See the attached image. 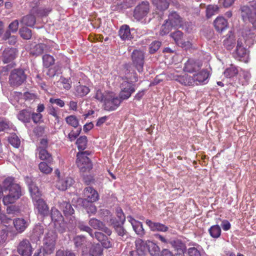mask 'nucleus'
Returning a JSON list of instances; mask_svg holds the SVG:
<instances>
[{"label": "nucleus", "mask_w": 256, "mask_h": 256, "mask_svg": "<svg viewBox=\"0 0 256 256\" xmlns=\"http://www.w3.org/2000/svg\"><path fill=\"white\" fill-rule=\"evenodd\" d=\"M93 202L85 203L84 205L88 214H94L96 212V206L92 204Z\"/></svg>", "instance_id": "0e129e2a"}, {"label": "nucleus", "mask_w": 256, "mask_h": 256, "mask_svg": "<svg viewBox=\"0 0 256 256\" xmlns=\"http://www.w3.org/2000/svg\"><path fill=\"white\" fill-rule=\"evenodd\" d=\"M155 237L156 238L160 240L162 242L168 244H170L172 246L177 249L178 251L180 252H180L183 253V250L184 248V244L180 242L178 240H169L166 238L164 236L159 234H156L155 235Z\"/></svg>", "instance_id": "ddd939ff"}, {"label": "nucleus", "mask_w": 256, "mask_h": 256, "mask_svg": "<svg viewBox=\"0 0 256 256\" xmlns=\"http://www.w3.org/2000/svg\"><path fill=\"white\" fill-rule=\"evenodd\" d=\"M84 200H82L83 205L85 203L94 202L98 199V192L92 188L88 186L84 190Z\"/></svg>", "instance_id": "1a4fd4ad"}, {"label": "nucleus", "mask_w": 256, "mask_h": 256, "mask_svg": "<svg viewBox=\"0 0 256 256\" xmlns=\"http://www.w3.org/2000/svg\"><path fill=\"white\" fill-rule=\"evenodd\" d=\"M170 36L174 40V42L178 46L182 44V41L184 39L183 33L180 30H177L170 34Z\"/></svg>", "instance_id": "de8ad7c7"}, {"label": "nucleus", "mask_w": 256, "mask_h": 256, "mask_svg": "<svg viewBox=\"0 0 256 256\" xmlns=\"http://www.w3.org/2000/svg\"><path fill=\"white\" fill-rule=\"evenodd\" d=\"M16 56V50L14 48H7L3 53L2 62L4 64H8L12 61Z\"/></svg>", "instance_id": "a878e982"}, {"label": "nucleus", "mask_w": 256, "mask_h": 256, "mask_svg": "<svg viewBox=\"0 0 256 256\" xmlns=\"http://www.w3.org/2000/svg\"><path fill=\"white\" fill-rule=\"evenodd\" d=\"M90 91L88 87L80 84L75 88V95L77 96L82 97L86 96Z\"/></svg>", "instance_id": "473e14b6"}, {"label": "nucleus", "mask_w": 256, "mask_h": 256, "mask_svg": "<svg viewBox=\"0 0 256 256\" xmlns=\"http://www.w3.org/2000/svg\"><path fill=\"white\" fill-rule=\"evenodd\" d=\"M56 233L54 230H50L46 233L44 238V241L52 244H56Z\"/></svg>", "instance_id": "a18cd8bd"}, {"label": "nucleus", "mask_w": 256, "mask_h": 256, "mask_svg": "<svg viewBox=\"0 0 256 256\" xmlns=\"http://www.w3.org/2000/svg\"><path fill=\"white\" fill-rule=\"evenodd\" d=\"M172 27L174 26H172V24L169 23L168 21L166 20L165 23L163 24L160 28V34L161 36H164L168 34L171 30Z\"/></svg>", "instance_id": "603ef678"}, {"label": "nucleus", "mask_w": 256, "mask_h": 256, "mask_svg": "<svg viewBox=\"0 0 256 256\" xmlns=\"http://www.w3.org/2000/svg\"><path fill=\"white\" fill-rule=\"evenodd\" d=\"M88 140L86 136H80L76 141V144L80 151L85 150L87 146Z\"/></svg>", "instance_id": "ea45409f"}, {"label": "nucleus", "mask_w": 256, "mask_h": 256, "mask_svg": "<svg viewBox=\"0 0 256 256\" xmlns=\"http://www.w3.org/2000/svg\"><path fill=\"white\" fill-rule=\"evenodd\" d=\"M238 73V68L234 66H231L230 67L226 68L224 72L225 76L228 78L234 76H236Z\"/></svg>", "instance_id": "864d4df0"}, {"label": "nucleus", "mask_w": 256, "mask_h": 256, "mask_svg": "<svg viewBox=\"0 0 256 256\" xmlns=\"http://www.w3.org/2000/svg\"><path fill=\"white\" fill-rule=\"evenodd\" d=\"M128 221L131 224L133 229L137 234L142 236L144 234V230L142 227V224L133 218L131 216L127 217Z\"/></svg>", "instance_id": "412c9836"}, {"label": "nucleus", "mask_w": 256, "mask_h": 256, "mask_svg": "<svg viewBox=\"0 0 256 256\" xmlns=\"http://www.w3.org/2000/svg\"><path fill=\"white\" fill-rule=\"evenodd\" d=\"M236 58L239 60H244L248 56L246 49L243 46L242 40L239 38L237 42V45L235 52L234 54Z\"/></svg>", "instance_id": "f8f14e48"}, {"label": "nucleus", "mask_w": 256, "mask_h": 256, "mask_svg": "<svg viewBox=\"0 0 256 256\" xmlns=\"http://www.w3.org/2000/svg\"><path fill=\"white\" fill-rule=\"evenodd\" d=\"M146 222L150 230L154 232L158 231L165 232L168 229V228L166 226L160 222H152L150 220H146Z\"/></svg>", "instance_id": "5701e85b"}, {"label": "nucleus", "mask_w": 256, "mask_h": 256, "mask_svg": "<svg viewBox=\"0 0 256 256\" xmlns=\"http://www.w3.org/2000/svg\"><path fill=\"white\" fill-rule=\"evenodd\" d=\"M124 73V76L122 77L124 81H127L132 84L138 81V77L136 74L134 70H132L130 65H125Z\"/></svg>", "instance_id": "2eb2a0df"}, {"label": "nucleus", "mask_w": 256, "mask_h": 256, "mask_svg": "<svg viewBox=\"0 0 256 256\" xmlns=\"http://www.w3.org/2000/svg\"><path fill=\"white\" fill-rule=\"evenodd\" d=\"M29 190L33 202L42 199L41 198L42 194L40 192L38 187L34 184L32 183L29 185Z\"/></svg>", "instance_id": "c85d7f7f"}, {"label": "nucleus", "mask_w": 256, "mask_h": 256, "mask_svg": "<svg viewBox=\"0 0 256 256\" xmlns=\"http://www.w3.org/2000/svg\"><path fill=\"white\" fill-rule=\"evenodd\" d=\"M20 36L26 40H28L32 37L31 30L26 27L20 29Z\"/></svg>", "instance_id": "4d7b16f0"}, {"label": "nucleus", "mask_w": 256, "mask_h": 256, "mask_svg": "<svg viewBox=\"0 0 256 256\" xmlns=\"http://www.w3.org/2000/svg\"><path fill=\"white\" fill-rule=\"evenodd\" d=\"M44 232V226L42 225H36L32 231V236L36 239H39Z\"/></svg>", "instance_id": "79ce46f5"}, {"label": "nucleus", "mask_w": 256, "mask_h": 256, "mask_svg": "<svg viewBox=\"0 0 256 256\" xmlns=\"http://www.w3.org/2000/svg\"><path fill=\"white\" fill-rule=\"evenodd\" d=\"M118 34L119 36L122 40H128L132 38L130 28L128 25L122 26L119 30Z\"/></svg>", "instance_id": "cd10ccee"}, {"label": "nucleus", "mask_w": 256, "mask_h": 256, "mask_svg": "<svg viewBox=\"0 0 256 256\" xmlns=\"http://www.w3.org/2000/svg\"><path fill=\"white\" fill-rule=\"evenodd\" d=\"M60 209L62 210L66 216H72L74 213V210L71 204L66 201L58 202Z\"/></svg>", "instance_id": "393cba45"}, {"label": "nucleus", "mask_w": 256, "mask_h": 256, "mask_svg": "<svg viewBox=\"0 0 256 256\" xmlns=\"http://www.w3.org/2000/svg\"><path fill=\"white\" fill-rule=\"evenodd\" d=\"M136 252H130V256H133L138 254V256H142L148 252V242H144L141 239H138L136 240Z\"/></svg>", "instance_id": "4468645a"}, {"label": "nucleus", "mask_w": 256, "mask_h": 256, "mask_svg": "<svg viewBox=\"0 0 256 256\" xmlns=\"http://www.w3.org/2000/svg\"><path fill=\"white\" fill-rule=\"evenodd\" d=\"M120 88L121 90L119 96L122 100L128 98L136 90L135 86L127 81H124L121 84Z\"/></svg>", "instance_id": "6e6552de"}, {"label": "nucleus", "mask_w": 256, "mask_h": 256, "mask_svg": "<svg viewBox=\"0 0 256 256\" xmlns=\"http://www.w3.org/2000/svg\"><path fill=\"white\" fill-rule=\"evenodd\" d=\"M26 75L22 69H14L9 76V83L12 86H18L26 80Z\"/></svg>", "instance_id": "7ed1b4c3"}, {"label": "nucleus", "mask_w": 256, "mask_h": 256, "mask_svg": "<svg viewBox=\"0 0 256 256\" xmlns=\"http://www.w3.org/2000/svg\"><path fill=\"white\" fill-rule=\"evenodd\" d=\"M89 224L94 229L102 230L108 236H110L112 234L110 229L106 227L102 222L96 218L90 219L89 221Z\"/></svg>", "instance_id": "6ab92c4d"}, {"label": "nucleus", "mask_w": 256, "mask_h": 256, "mask_svg": "<svg viewBox=\"0 0 256 256\" xmlns=\"http://www.w3.org/2000/svg\"><path fill=\"white\" fill-rule=\"evenodd\" d=\"M224 44L228 50H232L235 44L234 36H230L228 38L224 40Z\"/></svg>", "instance_id": "6e6d98bb"}, {"label": "nucleus", "mask_w": 256, "mask_h": 256, "mask_svg": "<svg viewBox=\"0 0 256 256\" xmlns=\"http://www.w3.org/2000/svg\"><path fill=\"white\" fill-rule=\"evenodd\" d=\"M210 74L207 70H202L194 74V80L196 85L206 84L208 82Z\"/></svg>", "instance_id": "a211bd4d"}, {"label": "nucleus", "mask_w": 256, "mask_h": 256, "mask_svg": "<svg viewBox=\"0 0 256 256\" xmlns=\"http://www.w3.org/2000/svg\"><path fill=\"white\" fill-rule=\"evenodd\" d=\"M74 242L76 248H86L85 246L88 245L86 238L82 236H77L74 238Z\"/></svg>", "instance_id": "f704fd0d"}, {"label": "nucleus", "mask_w": 256, "mask_h": 256, "mask_svg": "<svg viewBox=\"0 0 256 256\" xmlns=\"http://www.w3.org/2000/svg\"><path fill=\"white\" fill-rule=\"evenodd\" d=\"M218 11V7L216 5H209L206 10V14L208 18H210L213 15L217 14Z\"/></svg>", "instance_id": "3c124183"}, {"label": "nucleus", "mask_w": 256, "mask_h": 256, "mask_svg": "<svg viewBox=\"0 0 256 256\" xmlns=\"http://www.w3.org/2000/svg\"><path fill=\"white\" fill-rule=\"evenodd\" d=\"M174 27H181L183 25V20L182 18L176 12H171L168 16L167 20Z\"/></svg>", "instance_id": "4be33fe9"}, {"label": "nucleus", "mask_w": 256, "mask_h": 256, "mask_svg": "<svg viewBox=\"0 0 256 256\" xmlns=\"http://www.w3.org/2000/svg\"><path fill=\"white\" fill-rule=\"evenodd\" d=\"M38 150V157L42 160H46L50 163L52 161L51 154L48 152L46 148H42Z\"/></svg>", "instance_id": "58836bf2"}, {"label": "nucleus", "mask_w": 256, "mask_h": 256, "mask_svg": "<svg viewBox=\"0 0 256 256\" xmlns=\"http://www.w3.org/2000/svg\"><path fill=\"white\" fill-rule=\"evenodd\" d=\"M52 11V8L50 6L48 8L41 7L39 8H33L31 10V12L33 14H36L38 16H45Z\"/></svg>", "instance_id": "7c9ffc66"}, {"label": "nucleus", "mask_w": 256, "mask_h": 256, "mask_svg": "<svg viewBox=\"0 0 256 256\" xmlns=\"http://www.w3.org/2000/svg\"><path fill=\"white\" fill-rule=\"evenodd\" d=\"M42 62L44 66L48 68L54 64V59L50 54H44L42 56Z\"/></svg>", "instance_id": "8fccbe9b"}, {"label": "nucleus", "mask_w": 256, "mask_h": 256, "mask_svg": "<svg viewBox=\"0 0 256 256\" xmlns=\"http://www.w3.org/2000/svg\"><path fill=\"white\" fill-rule=\"evenodd\" d=\"M56 244H52L44 241L43 246L44 254H50L52 253L54 250Z\"/></svg>", "instance_id": "09e8293b"}, {"label": "nucleus", "mask_w": 256, "mask_h": 256, "mask_svg": "<svg viewBox=\"0 0 256 256\" xmlns=\"http://www.w3.org/2000/svg\"><path fill=\"white\" fill-rule=\"evenodd\" d=\"M3 188L6 196L3 198L4 205L14 202L22 195L20 186L15 182L12 178H8L3 182Z\"/></svg>", "instance_id": "f257e3e1"}, {"label": "nucleus", "mask_w": 256, "mask_h": 256, "mask_svg": "<svg viewBox=\"0 0 256 256\" xmlns=\"http://www.w3.org/2000/svg\"><path fill=\"white\" fill-rule=\"evenodd\" d=\"M109 94V92H103L100 90L98 89L96 91L94 97L99 102H104V103L107 96Z\"/></svg>", "instance_id": "37998d69"}, {"label": "nucleus", "mask_w": 256, "mask_h": 256, "mask_svg": "<svg viewBox=\"0 0 256 256\" xmlns=\"http://www.w3.org/2000/svg\"><path fill=\"white\" fill-rule=\"evenodd\" d=\"M132 64L139 72L143 71L144 56V52L139 50H134L132 54Z\"/></svg>", "instance_id": "39448f33"}, {"label": "nucleus", "mask_w": 256, "mask_h": 256, "mask_svg": "<svg viewBox=\"0 0 256 256\" xmlns=\"http://www.w3.org/2000/svg\"><path fill=\"white\" fill-rule=\"evenodd\" d=\"M8 235V228L6 226H4L0 230V244H3L6 241Z\"/></svg>", "instance_id": "e2e57ef3"}, {"label": "nucleus", "mask_w": 256, "mask_h": 256, "mask_svg": "<svg viewBox=\"0 0 256 256\" xmlns=\"http://www.w3.org/2000/svg\"><path fill=\"white\" fill-rule=\"evenodd\" d=\"M88 152H82L77 154L76 164L81 172H89L92 168V164L89 158L85 156Z\"/></svg>", "instance_id": "f03ea898"}, {"label": "nucleus", "mask_w": 256, "mask_h": 256, "mask_svg": "<svg viewBox=\"0 0 256 256\" xmlns=\"http://www.w3.org/2000/svg\"><path fill=\"white\" fill-rule=\"evenodd\" d=\"M18 251L22 256H31L32 248L30 242L27 240L20 242L18 247Z\"/></svg>", "instance_id": "9b49d317"}, {"label": "nucleus", "mask_w": 256, "mask_h": 256, "mask_svg": "<svg viewBox=\"0 0 256 256\" xmlns=\"http://www.w3.org/2000/svg\"><path fill=\"white\" fill-rule=\"evenodd\" d=\"M120 102V98L116 96L112 92H110L105 100L104 108L108 111L114 110L118 108Z\"/></svg>", "instance_id": "423d86ee"}, {"label": "nucleus", "mask_w": 256, "mask_h": 256, "mask_svg": "<svg viewBox=\"0 0 256 256\" xmlns=\"http://www.w3.org/2000/svg\"><path fill=\"white\" fill-rule=\"evenodd\" d=\"M51 218L52 221L56 226L57 224H59L63 229L65 228V224L64 223V218L61 213L55 208H52L51 210Z\"/></svg>", "instance_id": "f3484780"}, {"label": "nucleus", "mask_w": 256, "mask_h": 256, "mask_svg": "<svg viewBox=\"0 0 256 256\" xmlns=\"http://www.w3.org/2000/svg\"><path fill=\"white\" fill-rule=\"evenodd\" d=\"M242 16L244 21H249L254 26L256 25V6H243L241 8Z\"/></svg>", "instance_id": "20e7f679"}, {"label": "nucleus", "mask_w": 256, "mask_h": 256, "mask_svg": "<svg viewBox=\"0 0 256 256\" xmlns=\"http://www.w3.org/2000/svg\"><path fill=\"white\" fill-rule=\"evenodd\" d=\"M34 14L31 12V14L24 16L20 21L21 23L28 26H33L36 23V18Z\"/></svg>", "instance_id": "72a5a7b5"}, {"label": "nucleus", "mask_w": 256, "mask_h": 256, "mask_svg": "<svg viewBox=\"0 0 256 256\" xmlns=\"http://www.w3.org/2000/svg\"><path fill=\"white\" fill-rule=\"evenodd\" d=\"M74 182V180L70 177H62L56 180V186L60 190H65L70 187Z\"/></svg>", "instance_id": "dca6fc26"}, {"label": "nucleus", "mask_w": 256, "mask_h": 256, "mask_svg": "<svg viewBox=\"0 0 256 256\" xmlns=\"http://www.w3.org/2000/svg\"><path fill=\"white\" fill-rule=\"evenodd\" d=\"M66 123L69 126L76 128L79 126V120L74 115H70L66 118Z\"/></svg>", "instance_id": "4c0bfd02"}, {"label": "nucleus", "mask_w": 256, "mask_h": 256, "mask_svg": "<svg viewBox=\"0 0 256 256\" xmlns=\"http://www.w3.org/2000/svg\"><path fill=\"white\" fill-rule=\"evenodd\" d=\"M56 256H76L75 254L71 250H58L56 252Z\"/></svg>", "instance_id": "774afa93"}, {"label": "nucleus", "mask_w": 256, "mask_h": 256, "mask_svg": "<svg viewBox=\"0 0 256 256\" xmlns=\"http://www.w3.org/2000/svg\"><path fill=\"white\" fill-rule=\"evenodd\" d=\"M161 46V42L159 41H154L150 46V52L151 54L157 51Z\"/></svg>", "instance_id": "69168bd1"}, {"label": "nucleus", "mask_w": 256, "mask_h": 256, "mask_svg": "<svg viewBox=\"0 0 256 256\" xmlns=\"http://www.w3.org/2000/svg\"><path fill=\"white\" fill-rule=\"evenodd\" d=\"M152 2L157 10L160 11L166 10L169 6L168 2L166 0H152Z\"/></svg>", "instance_id": "e433bc0d"}, {"label": "nucleus", "mask_w": 256, "mask_h": 256, "mask_svg": "<svg viewBox=\"0 0 256 256\" xmlns=\"http://www.w3.org/2000/svg\"><path fill=\"white\" fill-rule=\"evenodd\" d=\"M148 252H149L152 256H158L160 248L156 244L148 241Z\"/></svg>", "instance_id": "c9c22d12"}, {"label": "nucleus", "mask_w": 256, "mask_h": 256, "mask_svg": "<svg viewBox=\"0 0 256 256\" xmlns=\"http://www.w3.org/2000/svg\"><path fill=\"white\" fill-rule=\"evenodd\" d=\"M32 112L28 110H20L17 116L18 118L24 123H28L30 121Z\"/></svg>", "instance_id": "c756f323"}, {"label": "nucleus", "mask_w": 256, "mask_h": 256, "mask_svg": "<svg viewBox=\"0 0 256 256\" xmlns=\"http://www.w3.org/2000/svg\"><path fill=\"white\" fill-rule=\"evenodd\" d=\"M9 142L15 148H18L20 146V140L19 138L15 134H12L8 138Z\"/></svg>", "instance_id": "bf43d9fd"}, {"label": "nucleus", "mask_w": 256, "mask_h": 256, "mask_svg": "<svg viewBox=\"0 0 256 256\" xmlns=\"http://www.w3.org/2000/svg\"><path fill=\"white\" fill-rule=\"evenodd\" d=\"M82 131L81 128H78L76 130L74 131L72 130L68 134V138L70 142L74 140L77 137L80 135Z\"/></svg>", "instance_id": "680f3d73"}, {"label": "nucleus", "mask_w": 256, "mask_h": 256, "mask_svg": "<svg viewBox=\"0 0 256 256\" xmlns=\"http://www.w3.org/2000/svg\"><path fill=\"white\" fill-rule=\"evenodd\" d=\"M114 228L119 236H120L122 238H124V236H128L127 232L122 226V224H114Z\"/></svg>", "instance_id": "49530a36"}, {"label": "nucleus", "mask_w": 256, "mask_h": 256, "mask_svg": "<svg viewBox=\"0 0 256 256\" xmlns=\"http://www.w3.org/2000/svg\"><path fill=\"white\" fill-rule=\"evenodd\" d=\"M210 236L213 238H218L221 234V228L218 225L212 226L208 230Z\"/></svg>", "instance_id": "a19ab883"}, {"label": "nucleus", "mask_w": 256, "mask_h": 256, "mask_svg": "<svg viewBox=\"0 0 256 256\" xmlns=\"http://www.w3.org/2000/svg\"><path fill=\"white\" fill-rule=\"evenodd\" d=\"M202 64L199 62L190 59L185 64L184 70L188 72H196L200 68Z\"/></svg>", "instance_id": "aec40b11"}, {"label": "nucleus", "mask_w": 256, "mask_h": 256, "mask_svg": "<svg viewBox=\"0 0 256 256\" xmlns=\"http://www.w3.org/2000/svg\"><path fill=\"white\" fill-rule=\"evenodd\" d=\"M188 256H202L200 251L194 247L190 248L188 250Z\"/></svg>", "instance_id": "338daca9"}, {"label": "nucleus", "mask_w": 256, "mask_h": 256, "mask_svg": "<svg viewBox=\"0 0 256 256\" xmlns=\"http://www.w3.org/2000/svg\"><path fill=\"white\" fill-rule=\"evenodd\" d=\"M149 10V3L143 2L135 8L133 16L136 20H140L146 16Z\"/></svg>", "instance_id": "0eeeda50"}, {"label": "nucleus", "mask_w": 256, "mask_h": 256, "mask_svg": "<svg viewBox=\"0 0 256 256\" xmlns=\"http://www.w3.org/2000/svg\"><path fill=\"white\" fill-rule=\"evenodd\" d=\"M180 81L184 85H193L195 83L194 75L193 76H190L185 74L180 78Z\"/></svg>", "instance_id": "c03bdc74"}, {"label": "nucleus", "mask_w": 256, "mask_h": 256, "mask_svg": "<svg viewBox=\"0 0 256 256\" xmlns=\"http://www.w3.org/2000/svg\"><path fill=\"white\" fill-rule=\"evenodd\" d=\"M102 254V249L100 244H92L87 250L86 248H82V256H101Z\"/></svg>", "instance_id": "9d476101"}, {"label": "nucleus", "mask_w": 256, "mask_h": 256, "mask_svg": "<svg viewBox=\"0 0 256 256\" xmlns=\"http://www.w3.org/2000/svg\"><path fill=\"white\" fill-rule=\"evenodd\" d=\"M13 224L16 230L21 232L26 229L28 226V222L23 218H17L13 220Z\"/></svg>", "instance_id": "2f4dec72"}, {"label": "nucleus", "mask_w": 256, "mask_h": 256, "mask_svg": "<svg viewBox=\"0 0 256 256\" xmlns=\"http://www.w3.org/2000/svg\"><path fill=\"white\" fill-rule=\"evenodd\" d=\"M33 202L40 214L44 216L48 214V208L43 199L39 200Z\"/></svg>", "instance_id": "b1692460"}, {"label": "nucleus", "mask_w": 256, "mask_h": 256, "mask_svg": "<svg viewBox=\"0 0 256 256\" xmlns=\"http://www.w3.org/2000/svg\"><path fill=\"white\" fill-rule=\"evenodd\" d=\"M12 127V124L6 120H0V132L7 130Z\"/></svg>", "instance_id": "052dcab7"}, {"label": "nucleus", "mask_w": 256, "mask_h": 256, "mask_svg": "<svg viewBox=\"0 0 256 256\" xmlns=\"http://www.w3.org/2000/svg\"><path fill=\"white\" fill-rule=\"evenodd\" d=\"M77 226L81 231H84L88 232L90 235L93 238L94 234H92V230L82 222H80L78 223Z\"/></svg>", "instance_id": "13d9d810"}, {"label": "nucleus", "mask_w": 256, "mask_h": 256, "mask_svg": "<svg viewBox=\"0 0 256 256\" xmlns=\"http://www.w3.org/2000/svg\"><path fill=\"white\" fill-rule=\"evenodd\" d=\"M227 20L223 17H218L214 21V26L218 32H222L228 27Z\"/></svg>", "instance_id": "bb28decb"}, {"label": "nucleus", "mask_w": 256, "mask_h": 256, "mask_svg": "<svg viewBox=\"0 0 256 256\" xmlns=\"http://www.w3.org/2000/svg\"><path fill=\"white\" fill-rule=\"evenodd\" d=\"M38 168L42 172L45 174H49L52 170V168L44 162H40L38 165Z\"/></svg>", "instance_id": "5fc2aeb1"}]
</instances>
